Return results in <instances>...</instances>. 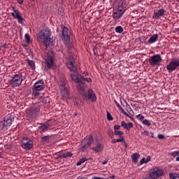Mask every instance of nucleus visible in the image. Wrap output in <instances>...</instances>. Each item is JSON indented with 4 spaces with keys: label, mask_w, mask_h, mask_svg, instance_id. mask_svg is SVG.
Here are the masks:
<instances>
[{
    "label": "nucleus",
    "mask_w": 179,
    "mask_h": 179,
    "mask_svg": "<svg viewBox=\"0 0 179 179\" xmlns=\"http://www.w3.org/2000/svg\"><path fill=\"white\" fill-rule=\"evenodd\" d=\"M66 66L69 68V71L72 72L70 74L72 80H73L75 83H83V80H85V77H82V76L79 74V73H78V66L75 65L73 57H69V58H67Z\"/></svg>",
    "instance_id": "1"
},
{
    "label": "nucleus",
    "mask_w": 179,
    "mask_h": 179,
    "mask_svg": "<svg viewBox=\"0 0 179 179\" xmlns=\"http://www.w3.org/2000/svg\"><path fill=\"white\" fill-rule=\"evenodd\" d=\"M51 31L50 29H45L41 31L38 34V37L40 40L43 41V44L45 45L46 48L49 45H52L54 44V38H50Z\"/></svg>",
    "instance_id": "2"
},
{
    "label": "nucleus",
    "mask_w": 179,
    "mask_h": 179,
    "mask_svg": "<svg viewBox=\"0 0 179 179\" xmlns=\"http://www.w3.org/2000/svg\"><path fill=\"white\" fill-rule=\"evenodd\" d=\"M124 13H125V3H120L117 8L113 9L112 17L115 22H118Z\"/></svg>",
    "instance_id": "3"
},
{
    "label": "nucleus",
    "mask_w": 179,
    "mask_h": 179,
    "mask_svg": "<svg viewBox=\"0 0 179 179\" xmlns=\"http://www.w3.org/2000/svg\"><path fill=\"white\" fill-rule=\"evenodd\" d=\"M24 80V76L22 73H18L14 75L9 80L10 85L13 87H19L22 85V83Z\"/></svg>",
    "instance_id": "4"
},
{
    "label": "nucleus",
    "mask_w": 179,
    "mask_h": 179,
    "mask_svg": "<svg viewBox=\"0 0 179 179\" xmlns=\"http://www.w3.org/2000/svg\"><path fill=\"white\" fill-rule=\"evenodd\" d=\"M44 80H38L34 85V88L32 89V96L34 97H38L40 96V92L44 90Z\"/></svg>",
    "instance_id": "5"
},
{
    "label": "nucleus",
    "mask_w": 179,
    "mask_h": 179,
    "mask_svg": "<svg viewBox=\"0 0 179 179\" xmlns=\"http://www.w3.org/2000/svg\"><path fill=\"white\" fill-rule=\"evenodd\" d=\"M55 55H54V52H49L46 54V55L44 57V62L43 64L47 68V69H51V68L54 67V57Z\"/></svg>",
    "instance_id": "6"
},
{
    "label": "nucleus",
    "mask_w": 179,
    "mask_h": 179,
    "mask_svg": "<svg viewBox=\"0 0 179 179\" xmlns=\"http://www.w3.org/2000/svg\"><path fill=\"white\" fill-rule=\"evenodd\" d=\"M162 59L160 54L154 55L149 59L148 62L150 66H160V64H162Z\"/></svg>",
    "instance_id": "7"
},
{
    "label": "nucleus",
    "mask_w": 179,
    "mask_h": 179,
    "mask_svg": "<svg viewBox=\"0 0 179 179\" xmlns=\"http://www.w3.org/2000/svg\"><path fill=\"white\" fill-rule=\"evenodd\" d=\"M40 113V104H32L29 109L27 110V115L31 117H36Z\"/></svg>",
    "instance_id": "8"
},
{
    "label": "nucleus",
    "mask_w": 179,
    "mask_h": 179,
    "mask_svg": "<svg viewBox=\"0 0 179 179\" xmlns=\"http://www.w3.org/2000/svg\"><path fill=\"white\" fill-rule=\"evenodd\" d=\"M164 171L160 168H155L149 174V178L150 179H159L163 177Z\"/></svg>",
    "instance_id": "9"
},
{
    "label": "nucleus",
    "mask_w": 179,
    "mask_h": 179,
    "mask_svg": "<svg viewBox=\"0 0 179 179\" xmlns=\"http://www.w3.org/2000/svg\"><path fill=\"white\" fill-rule=\"evenodd\" d=\"M12 115L8 114L4 117L3 121H0V128L1 129H8L12 125Z\"/></svg>",
    "instance_id": "10"
},
{
    "label": "nucleus",
    "mask_w": 179,
    "mask_h": 179,
    "mask_svg": "<svg viewBox=\"0 0 179 179\" xmlns=\"http://www.w3.org/2000/svg\"><path fill=\"white\" fill-rule=\"evenodd\" d=\"M83 97L85 100H90V101H92V103H94L96 100H97V97L96 96V93H94V91L92 88L88 89L87 94L83 93Z\"/></svg>",
    "instance_id": "11"
},
{
    "label": "nucleus",
    "mask_w": 179,
    "mask_h": 179,
    "mask_svg": "<svg viewBox=\"0 0 179 179\" xmlns=\"http://www.w3.org/2000/svg\"><path fill=\"white\" fill-rule=\"evenodd\" d=\"M59 89L61 95L64 99L69 97V91L68 90V87L66 86V82L65 80L61 81L59 83Z\"/></svg>",
    "instance_id": "12"
},
{
    "label": "nucleus",
    "mask_w": 179,
    "mask_h": 179,
    "mask_svg": "<svg viewBox=\"0 0 179 179\" xmlns=\"http://www.w3.org/2000/svg\"><path fill=\"white\" fill-rule=\"evenodd\" d=\"M92 143H93V137L92 136H89L85 138L82 141V146H81L82 152H85L86 149H89V148L92 146Z\"/></svg>",
    "instance_id": "13"
},
{
    "label": "nucleus",
    "mask_w": 179,
    "mask_h": 179,
    "mask_svg": "<svg viewBox=\"0 0 179 179\" xmlns=\"http://www.w3.org/2000/svg\"><path fill=\"white\" fill-rule=\"evenodd\" d=\"M62 40L65 44H69L71 43V31L66 27H63L62 30Z\"/></svg>",
    "instance_id": "14"
},
{
    "label": "nucleus",
    "mask_w": 179,
    "mask_h": 179,
    "mask_svg": "<svg viewBox=\"0 0 179 179\" xmlns=\"http://www.w3.org/2000/svg\"><path fill=\"white\" fill-rule=\"evenodd\" d=\"M179 66V59L171 60L166 66V69L169 72H173Z\"/></svg>",
    "instance_id": "15"
},
{
    "label": "nucleus",
    "mask_w": 179,
    "mask_h": 179,
    "mask_svg": "<svg viewBox=\"0 0 179 179\" xmlns=\"http://www.w3.org/2000/svg\"><path fill=\"white\" fill-rule=\"evenodd\" d=\"M13 8L14 9L13 12L11 13L13 17H14V19H17L20 24H23V23L24 22V19L22 17V13H20V11H19V10H16L15 9V8Z\"/></svg>",
    "instance_id": "16"
},
{
    "label": "nucleus",
    "mask_w": 179,
    "mask_h": 179,
    "mask_svg": "<svg viewBox=\"0 0 179 179\" xmlns=\"http://www.w3.org/2000/svg\"><path fill=\"white\" fill-rule=\"evenodd\" d=\"M164 13H166V10L163 8H161L158 10V11L154 12L152 18L157 20L158 19H160V17L164 16Z\"/></svg>",
    "instance_id": "17"
},
{
    "label": "nucleus",
    "mask_w": 179,
    "mask_h": 179,
    "mask_svg": "<svg viewBox=\"0 0 179 179\" xmlns=\"http://www.w3.org/2000/svg\"><path fill=\"white\" fill-rule=\"evenodd\" d=\"M21 147L25 150H30L33 148V141L28 140L27 142H22L21 143Z\"/></svg>",
    "instance_id": "18"
},
{
    "label": "nucleus",
    "mask_w": 179,
    "mask_h": 179,
    "mask_svg": "<svg viewBox=\"0 0 179 179\" xmlns=\"http://www.w3.org/2000/svg\"><path fill=\"white\" fill-rule=\"evenodd\" d=\"M103 149H104V145H103L101 143H96V145L92 148L95 153H101V152H103Z\"/></svg>",
    "instance_id": "19"
},
{
    "label": "nucleus",
    "mask_w": 179,
    "mask_h": 179,
    "mask_svg": "<svg viewBox=\"0 0 179 179\" xmlns=\"http://www.w3.org/2000/svg\"><path fill=\"white\" fill-rule=\"evenodd\" d=\"M121 127H122L124 129H127V131H131V128H134V123L133 122L127 123L125 122V121H122L121 122Z\"/></svg>",
    "instance_id": "20"
},
{
    "label": "nucleus",
    "mask_w": 179,
    "mask_h": 179,
    "mask_svg": "<svg viewBox=\"0 0 179 179\" xmlns=\"http://www.w3.org/2000/svg\"><path fill=\"white\" fill-rule=\"evenodd\" d=\"M50 127V123H41V125L38 127V129L41 132H45L48 131V127Z\"/></svg>",
    "instance_id": "21"
},
{
    "label": "nucleus",
    "mask_w": 179,
    "mask_h": 179,
    "mask_svg": "<svg viewBox=\"0 0 179 179\" xmlns=\"http://www.w3.org/2000/svg\"><path fill=\"white\" fill-rule=\"evenodd\" d=\"M159 38V35L157 34H153L148 40L149 44H153V43H156L157 41V39Z\"/></svg>",
    "instance_id": "22"
},
{
    "label": "nucleus",
    "mask_w": 179,
    "mask_h": 179,
    "mask_svg": "<svg viewBox=\"0 0 179 179\" xmlns=\"http://www.w3.org/2000/svg\"><path fill=\"white\" fill-rule=\"evenodd\" d=\"M77 90L80 93V94L83 96V93H85V84H82V83H79L78 85H77Z\"/></svg>",
    "instance_id": "23"
},
{
    "label": "nucleus",
    "mask_w": 179,
    "mask_h": 179,
    "mask_svg": "<svg viewBox=\"0 0 179 179\" xmlns=\"http://www.w3.org/2000/svg\"><path fill=\"white\" fill-rule=\"evenodd\" d=\"M116 106L120 110V111H121L124 114V115H125V117H128L129 118H132L131 115H129L127 112H125V110H124V108H122V107L121 106V105H120V103H117L116 104Z\"/></svg>",
    "instance_id": "24"
},
{
    "label": "nucleus",
    "mask_w": 179,
    "mask_h": 179,
    "mask_svg": "<svg viewBox=\"0 0 179 179\" xmlns=\"http://www.w3.org/2000/svg\"><path fill=\"white\" fill-rule=\"evenodd\" d=\"M141 157V155L138 153H134L131 155L132 162L133 163H138V158Z\"/></svg>",
    "instance_id": "25"
},
{
    "label": "nucleus",
    "mask_w": 179,
    "mask_h": 179,
    "mask_svg": "<svg viewBox=\"0 0 179 179\" xmlns=\"http://www.w3.org/2000/svg\"><path fill=\"white\" fill-rule=\"evenodd\" d=\"M27 64L31 69H36V64L34 63V61L27 59Z\"/></svg>",
    "instance_id": "26"
},
{
    "label": "nucleus",
    "mask_w": 179,
    "mask_h": 179,
    "mask_svg": "<svg viewBox=\"0 0 179 179\" xmlns=\"http://www.w3.org/2000/svg\"><path fill=\"white\" fill-rule=\"evenodd\" d=\"M115 31L116 33H118L119 34H121V33H122L124 31V29L121 26H117L115 28Z\"/></svg>",
    "instance_id": "27"
},
{
    "label": "nucleus",
    "mask_w": 179,
    "mask_h": 179,
    "mask_svg": "<svg viewBox=\"0 0 179 179\" xmlns=\"http://www.w3.org/2000/svg\"><path fill=\"white\" fill-rule=\"evenodd\" d=\"M85 162H87V158L83 157V158L79 159V161L76 164V166H80L81 164H83V163H85Z\"/></svg>",
    "instance_id": "28"
},
{
    "label": "nucleus",
    "mask_w": 179,
    "mask_h": 179,
    "mask_svg": "<svg viewBox=\"0 0 179 179\" xmlns=\"http://www.w3.org/2000/svg\"><path fill=\"white\" fill-rule=\"evenodd\" d=\"M169 178L171 179H179V173H169Z\"/></svg>",
    "instance_id": "29"
},
{
    "label": "nucleus",
    "mask_w": 179,
    "mask_h": 179,
    "mask_svg": "<svg viewBox=\"0 0 179 179\" xmlns=\"http://www.w3.org/2000/svg\"><path fill=\"white\" fill-rule=\"evenodd\" d=\"M73 155V154H72L71 152L62 153L63 159H66V157H72Z\"/></svg>",
    "instance_id": "30"
},
{
    "label": "nucleus",
    "mask_w": 179,
    "mask_h": 179,
    "mask_svg": "<svg viewBox=\"0 0 179 179\" xmlns=\"http://www.w3.org/2000/svg\"><path fill=\"white\" fill-rule=\"evenodd\" d=\"M117 142H124V137L120 136V138L111 140V143H117Z\"/></svg>",
    "instance_id": "31"
},
{
    "label": "nucleus",
    "mask_w": 179,
    "mask_h": 179,
    "mask_svg": "<svg viewBox=\"0 0 179 179\" xmlns=\"http://www.w3.org/2000/svg\"><path fill=\"white\" fill-rule=\"evenodd\" d=\"M114 135H116L117 136H122L124 135V132L118 130H115L114 131Z\"/></svg>",
    "instance_id": "32"
},
{
    "label": "nucleus",
    "mask_w": 179,
    "mask_h": 179,
    "mask_svg": "<svg viewBox=\"0 0 179 179\" xmlns=\"http://www.w3.org/2000/svg\"><path fill=\"white\" fill-rule=\"evenodd\" d=\"M136 118L139 120L141 122H143L145 120V116L142 115V114H138L136 115Z\"/></svg>",
    "instance_id": "33"
},
{
    "label": "nucleus",
    "mask_w": 179,
    "mask_h": 179,
    "mask_svg": "<svg viewBox=\"0 0 179 179\" xmlns=\"http://www.w3.org/2000/svg\"><path fill=\"white\" fill-rule=\"evenodd\" d=\"M106 117H107L108 121H113V116L111 115V113H110V112L108 111L106 112Z\"/></svg>",
    "instance_id": "34"
},
{
    "label": "nucleus",
    "mask_w": 179,
    "mask_h": 179,
    "mask_svg": "<svg viewBox=\"0 0 179 179\" xmlns=\"http://www.w3.org/2000/svg\"><path fill=\"white\" fill-rule=\"evenodd\" d=\"M142 124H143V125H146L147 127H150V125H152V124L150 123V122H149V120L145 119L144 120H143Z\"/></svg>",
    "instance_id": "35"
},
{
    "label": "nucleus",
    "mask_w": 179,
    "mask_h": 179,
    "mask_svg": "<svg viewBox=\"0 0 179 179\" xmlns=\"http://www.w3.org/2000/svg\"><path fill=\"white\" fill-rule=\"evenodd\" d=\"M24 38H25L26 42L29 44V43H30V36L29 35V34H26L24 35Z\"/></svg>",
    "instance_id": "36"
},
{
    "label": "nucleus",
    "mask_w": 179,
    "mask_h": 179,
    "mask_svg": "<svg viewBox=\"0 0 179 179\" xmlns=\"http://www.w3.org/2000/svg\"><path fill=\"white\" fill-rule=\"evenodd\" d=\"M85 82H87L88 83H90V82H92V78H85V80H83V83H80L81 85H85Z\"/></svg>",
    "instance_id": "37"
},
{
    "label": "nucleus",
    "mask_w": 179,
    "mask_h": 179,
    "mask_svg": "<svg viewBox=\"0 0 179 179\" xmlns=\"http://www.w3.org/2000/svg\"><path fill=\"white\" fill-rule=\"evenodd\" d=\"M178 155H179V151H174L171 153V156H172L173 157H176V156H178Z\"/></svg>",
    "instance_id": "38"
},
{
    "label": "nucleus",
    "mask_w": 179,
    "mask_h": 179,
    "mask_svg": "<svg viewBox=\"0 0 179 179\" xmlns=\"http://www.w3.org/2000/svg\"><path fill=\"white\" fill-rule=\"evenodd\" d=\"M145 163H147V162H146V158L143 157V158L141 159V160L140 161V164H145Z\"/></svg>",
    "instance_id": "39"
},
{
    "label": "nucleus",
    "mask_w": 179,
    "mask_h": 179,
    "mask_svg": "<svg viewBox=\"0 0 179 179\" xmlns=\"http://www.w3.org/2000/svg\"><path fill=\"white\" fill-rule=\"evenodd\" d=\"M120 128H121V126L118 125V124H115L114 127H113V129L115 131H118V129H120Z\"/></svg>",
    "instance_id": "40"
},
{
    "label": "nucleus",
    "mask_w": 179,
    "mask_h": 179,
    "mask_svg": "<svg viewBox=\"0 0 179 179\" xmlns=\"http://www.w3.org/2000/svg\"><path fill=\"white\" fill-rule=\"evenodd\" d=\"M42 141H43V142H48V137H47V136L43 137V138H42Z\"/></svg>",
    "instance_id": "41"
},
{
    "label": "nucleus",
    "mask_w": 179,
    "mask_h": 179,
    "mask_svg": "<svg viewBox=\"0 0 179 179\" xmlns=\"http://www.w3.org/2000/svg\"><path fill=\"white\" fill-rule=\"evenodd\" d=\"M159 139H164V135L163 134H158Z\"/></svg>",
    "instance_id": "42"
},
{
    "label": "nucleus",
    "mask_w": 179,
    "mask_h": 179,
    "mask_svg": "<svg viewBox=\"0 0 179 179\" xmlns=\"http://www.w3.org/2000/svg\"><path fill=\"white\" fill-rule=\"evenodd\" d=\"M150 159H151L150 156L147 157V158L145 159L146 163H149V162H150Z\"/></svg>",
    "instance_id": "43"
},
{
    "label": "nucleus",
    "mask_w": 179,
    "mask_h": 179,
    "mask_svg": "<svg viewBox=\"0 0 179 179\" xmlns=\"http://www.w3.org/2000/svg\"><path fill=\"white\" fill-rule=\"evenodd\" d=\"M122 101H123V103H124V104L128 103V101H127V99H123L122 101H121V104H122Z\"/></svg>",
    "instance_id": "44"
},
{
    "label": "nucleus",
    "mask_w": 179,
    "mask_h": 179,
    "mask_svg": "<svg viewBox=\"0 0 179 179\" xmlns=\"http://www.w3.org/2000/svg\"><path fill=\"white\" fill-rule=\"evenodd\" d=\"M108 163V159H106L103 162H102V164H107Z\"/></svg>",
    "instance_id": "45"
},
{
    "label": "nucleus",
    "mask_w": 179,
    "mask_h": 179,
    "mask_svg": "<svg viewBox=\"0 0 179 179\" xmlns=\"http://www.w3.org/2000/svg\"><path fill=\"white\" fill-rule=\"evenodd\" d=\"M57 157L59 159H62V158L64 159V156L62 155V154L57 155Z\"/></svg>",
    "instance_id": "46"
},
{
    "label": "nucleus",
    "mask_w": 179,
    "mask_h": 179,
    "mask_svg": "<svg viewBox=\"0 0 179 179\" xmlns=\"http://www.w3.org/2000/svg\"><path fill=\"white\" fill-rule=\"evenodd\" d=\"M17 2L20 5H22V3H23V0H17Z\"/></svg>",
    "instance_id": "47"
},
{
    "label": "nucleus",
    "mask_w": 179,
    "mask_h": 179,
    "mask_svg": "<svg viewBox=\"0 0 179 179\" xmlns=\"http://www.w3.org/2000/svg\"><path fill=\"white\" fill-rule=\"evenodd\" d=\"M129 111L130 113H134V110H132V108H131V107H129Z\"/></svg>",
    "instance_id": "48"
},
{
    "label": "nucleus",
    "mask_w": 179,
    "mask_h": 179,
    "mask_svg": "<svg viewBox=\"0 0 179 179\" xmlns=\"http://www.w3.org/2000/svg\"><path fill=\"white\" fill-rule=\"evenodd\" d=\"M108 178L115 179V176L113 175L112 176H110V177L108 178L107 179H108Z\"/></svg>",
    "instance_id": "49"
},
{
    "label": "nucleus",
    "mask_w": 179,
    "mask_h": 179,
    "mask_svg": "<svg viewBox=\"0 0 179 179\" xmlns=\"http://www.w3.org/2000/svg\"><path fill=\"white\" fill-rule=\"evenodd\" d=\"M126 107L129 110V107H131V106H129V104L127 103H126Z\"/></svg>",
    "instance_id": "50"
},
{
    "label": "nucleus",
    "mask_w": 179,
    "mask_h": 179,
    "mask_svg": "<svg viewBox=\"0 0 179 179\" xmlns=\"http://www.w3.org/2000/svg\"><path fill=\"white\" fill-rule=\"evenodd\" d=\"M114 103H115V104H118V102L117 101V100H114Z\"/></svg>",
    "instance_id": "51"
},
{
    "label": "nucleus",
    "mask_w": 179,
    "mask_h": 179,
    "mask_svg": "<svg viewBox=\"0 0 179 179\" xmlns=\"http://www.w3.org/2000/svg\"><path fill=\"white\" fill-rule=\"evenodd\" d=\"M176 162H179V157H176Z\"/></svg>",
    "instance_id": "52"
},
{
    "label": "nucleus",
    "mask_w": 179,
    "mask_h": 179,
    "mask_svg": "<svg viewBox=\"0 0 179 179\" xmlns=\"http://www.w3.org/2000/svg\"><path fill=\"white\" fill-rule=\"evenodd\" d=\"M111 134H113V132H111V131H109V135H111Z\"/></svg>",
    "instance_id": "53"
},
{
    "label": "nucleus",
    "mask_w": 179,
    "mask_h": 179,
    "mask_svg": "<svg viewBox=\"0 0 179 179\" xmlns=\"http://www.w3.org/2000/svg\"><path fill=\"white\" fill-rule=\"evenodd\" d=\"M111 134H113V132H111V131H109V135H111Z\"/></svg>",
    "instance_id": "54"
},
{
    "label": "nucleus",
    "mask_w": 179,
    "mask_h": 179,
    "mask_svg": "<svg viewBox=\"0 0 179 179\" xmlns=\"http://www.w3.org/2000/svg\"><path fill=\"white\" fill-rule=\"evenodd\" d=\"M26 139H27V138H22L23 141H24V140H26Z\"/></svg>",
    "instance_id": "55"
},
{
    "label": "nucleus",
    "mask_w": 179,
    "mask_h": 179,
    "mask_svg": "<svg viewBox=\"0 0 179 179\" xmlns=\"http://www.w3.org/2000/svg\"><path fill=\"white\" fill-rule=\"evenodd\" d=\"M74 115H76V116L78 115V113H74Z\"/></svg>",
    "instance_id": "56"
},
{
    "label": "nucleus",
    "mask_w": 179,
    "mask_h": 179,
    "mask_svg": "<svg viewBox=\"0 0 179 179\" xmlns=\"http://www.w3.org/2000/svg\"><path fill=\"white\" fill-rule=\"evenodd\" d=\"M31 2H33L34 0H30Z\"/></svg>",
    "instance_id": "57"
},
{
    "label": "nucleus",
    "mask_w": 179,
    "mask_h": 179,
    "mask_svg": "<svg viewBox=\"0 0 179 179\" xmlns=\"http://www.w3.org/2000/svg\"><path fill=\"white\" fill-rule=\"evenodd\" d=\"M85 75H87V73H86Z\"/></svg>",
    "instance_id": "58"
},
{
    "label": "nucleus",
    "mask_w": 179,
    "mask_h": 179,
    "mask_svg": "<svg viewBox=\"0 0 179 179\" xmlns=\"http://www.w3.org/2000/svg\"><path fill=\"white\" fill-rule=\"evenodd\" d=\"M178 2H179V0H178Z\"/></svg>",
    "instance_id": "59"
},
{
    "label": "nucleus",
    "mask_w": 179,
    "mask_h": 179,
    "mask_svg": "<svg viewBox=\"0 0 179 179\" xmlns=\"http://www.w3.org/2000/svg\"><path fill=\"white\" fill-rule=\"evenodd\" d=\"M126 147H127V144H125Z\"/></svg>",
    "instance_id": "60"
},
{
    "label": "nucleus",
    "mask_w": 179,
    "mask_h": 179,
    "mask_svg": "<svg viewBox=\"0 0 179 179\" xmlns=\"http://www.w3.org/2000/svg\"><path fill=\"white\" fill-rule=\"evenodd\" d=\"M126 147H127V144H125Z\"/></svg>",
    "instance_id": "61"
}]
</instances>
